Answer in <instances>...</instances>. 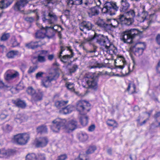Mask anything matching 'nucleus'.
Listing matches in <instances>:
<instances>
[{"label":"nucleus","mask_w":160,"mask_h":160,"mask_svg":"<svg viewBox=\"0 0 160 160\" xmlns=\"http://www.w3.org/2000/svg\"><path fill=\"white\" fill-rule=\"evenodd\" d=\"M54 0H45L44 4L46 9L43 12L42 20L46 24L51 25L50 27H54L58 30V26L54 24L58 20V17L53 12L52 5L55 3Z\"/></svg>","instance_id":"nucleus-1"},{"label":"nucleus","mask_w":160,"mask_h":160,"mask_svg":"<svg viewBox=\"0 0 160 160\" xmlns=\"http://www.w3.org/2000/svg\"><path fill=\"white\" fill-rule=\"evenodd\" d=\"M127 16L124 14H121L118 16V18L114 20L117 23V24L113 25L112 24L111 25L114 28H117L119 24H125L127 26L132 25L134 22V18L135 16L134 11L133 10H130L128 11L125 12Z\"/></svg>","instance_id":"nucleus-2"},{"label":"nucleus","mask_w":160,"mask_h":160,"mask_svg":"<svg viewBox=\"0 0 160 160\" xmlns=\"http://www.w3.org/2000/svg\"><path fill=\"white\" fill-rule=\"evenodd\" d=\"M96 40V42L101 46L105 47V48L107 50L110 48V41L107 36L100 34H98L94 32V34L89 36L87 39H85L84 42H92L94 40Z\"/></svg>","instance_id":"nucleus-3"},{"label":"nucleus","mask_w":160,"mask_h":160,"mask_svg":"<svg viewBox=\"0 0 160 160\" xmlns=\"http://www.w3.org/2000/svg\"><path fill=\"white\" fill-rule=\"evenodd\" d=\"M140 32L137 29H132L126 30L121 34V39L124 43H132L133 39L140 33Z\"/></svg>","instance_id":"nucleus-4"},{"label":"nucleus","mask_w":160,"mask_h":160,"mask_svg":"<svg viewBox=\"0 0 160 160\" xmlns=\"http://www.w3.org/2000/svg\"><path fill=\"white\" fill-rule=\"evenodd\" d=\"M118 9L119 7L117 6L115 2H106L104 4L103 8L102 11L103 13L112 16L116 14Z\"/></svg>","instance_id":"nucleus-5"},{"label":"nucleus","mask_w":160,"mask_h":160,"mask_svg":"<svg viewBox=\"0 0 160 160\" xmlns=\"http://www.w3.org/2000/svg\"><path fill=\"white\" fill-rule=\"evenodd\" d=\"M90 104L85 100H80L77 102L76 110L81 115L86 114L90 110Z\"/></svg>","instance_id":"nucleus-6"},{"label":"nucleus","mask_w":160,"mask_h":160,"mask_svg":"<svg viewBox=\"0 0 160 160\" xmlns=\"http://www.w3.org/2000/svg\"><path fill=\"white\" fill-rule=\"evenodd\" d=\"M66 122V120L65 119L57 118L52 121V125L51 126V128L53 132H58L62 127L63 129L64 125Z\"/></svg>","instance_id":"nucleus-7"},{"label":"nucleus","mask_w":160,"mask_h":160,"mask_svg":"<svg viewBox=\"0 0 160 160\" xmlns=\"http://www.w3.org/2000/svg\"><path fill=\"white\" fill-rule=\"evenodd\" d=\"M30 138V136L27 133L19 134L14 136L13 142L19 144H25Z\"/></svg>","instance_id":"nucleus-8"},{"label":"nucleus","mask_w":160,"mask_h":160,"mask_svg":"<svg viewBox=\"0 0 160 160\" xmlns=\"http://www.w3.org/2000/svg\"><path fill=\"white\" fill-rule=\"evenodd\" d=\"M88 87L96 90L97 88V81L92 73H88L85 76Z\"/></svg>","instance_id":"nucleus-9"},{"label":"nucleus","mask_w":160,"mask_h":160,"mask_svg":"<svg viewBox=\"0 0 160 160\" xmlns=\"http://www.w3.org/2000/svg\"><path fill=\"white\" fill-rule=\"evenodd\" d=\"M145 47L144 43L137 42L135 45H132L131 48L135 54L139 56L142 54Z\"/></svg>","instance_id":"nucleus-10"},{"label":"nucleus","mask_w":160,"mask_h":160,"mask_svg":"<svg viewBox=\"0 0 160 160\" xmlns=\"http://www.w3.org/2000/svg\"><path fill=\"white\" fill-rule=\"evenodd\" d=\"M48 140L47 137H41L36 138L35 140L36 147L42 148L45 147L48 143Z\"/></svg>","instance_id":"nucleus-11"},{"label":"nucleus","mask_w":160,"mask_h":160,"mask_svg":"<svg viewBox=\"0 0 160 160\" xmlns=\"http://www.w3.org/2000/svg\"><path fill=\"white\" fill-rule=\"evenodd\" d=\"M31 0H19L17 1L13 7L16 12L20 11L22 8L24 7Z\"/></svg>","instance_id":"nucleus-12"},{"label":"nucleus","mask_w":160,"mask_h":160,"mask_svg":"<svg viewBox=\"0 0 160 160\" xmlns=\"http://www.w3.org/2000/svg\"><path fill=\"white\" fill-rule=\"evenodd\" d=\"M93 24L90 22L83 21L80 24L79 28L81 31H84V29L90 30L92 29Z\"/></svg>","instance_id":"nucleus-13"},{"label":"nucleus","mask_w":160,"mask_h":160,"mask_svg":"<svg viewBox=\"0 0 160 160\" xmlns=\"http://www.w3.org/2000/svg\"><path fill=\"white\" fill-rule=\"evenodd\" d=\"M44 28L46 31L47 37L49 38H52L56 32H58L57 29H55L54 27L46 26Z\"/></svg>","instance_id":"nucleus-14"},{"label":"nucleus","mask_w":160,"mask_h":160,"mask_svg":"<svg viewBox=\"0 0 160 160\" xmlns=\"http://www.w3.org/2000/svg\"><path fill=\"white\" fill-rule=\"evenodd\" d=\"M43 96V92L40 89H38L36 92L32 97V102H36L42 100Z\"/></svg>","instance_id":"nucleus-15"},{"label":"nucleus","mask_w":160,"mask_h":160,"mask_svg":"<svg viewBox=\"0 0 160 160\" xmlns=\"http://www.w3.org/2000/svg\"><path fill=\"white\" fill-rule=\"evenodd\" d=\"M55 75L53 76H47L44 78L42 81V85L44 87L47 88L51 85V82L55 79Z\"/></svg>","instance_id":"nucleus-16"},{"label":"nucleus","mask_w":160,"mask_h":160,"mask_svg":"<svg viewBox=\"0 0 160 160\" xmlns=\"http://www.w3.org/2000/svg\"><path fill=\"white\" fill-rule=\"evenodd\" d=\"M121 6L119 10L121 12H126L129 9L130 4L127 0H121L120 2Z\"/></svg>","instance_id":"nucleus-17"},{"label":"nucleus","mask_w":160,"mask_h":160,"mask_svg":"<svg viewBox=\"0 0 160 160\" xmlns=\"http://www.w3.org/2000/svg\"><path fill=\"white\" fill-rule=\"evenodd\" d=\"M47 37L46 31L44 28L42 27L41 29L37 31L35 34V38L36 39H43Z\"/></svg>","instance_id":"nucleus-18"},{"label":"nucleus","mask_w":160,"mask_h":160,"mask_svg":"<svg viewBox=\"0 0 160 160\" xmlns=\"http://www.w3.org/2000/svg\"><path fill=\"white\" fill-rule=\"evenodd\" d=\"M67 48L68 50L71 52V54L70 55H64L59 58L60 59L61 61L64 63H66L69 59L73 57L74 55V53L70 47H68Z\"/></svg>","instance_id":"nucleus-19"},{"label":"nucleus","mask_w":160,"mask_h":160,"mask_svg":"<svg viewBox=\"0 0 160 160\" xmlns=\"http://www.w3.org/2000/svg\"><path fill=\"white\" fill-rule=\"evenodd\" d=\"M73 106L69 105L66 107L62 108L60 110L59 112L61 114H66L71 113L73 111Z\"/></svg>","instance_id":"nucleus-20"},{"label":"nucleus","mask_w":160,"mask_h":160,"mask_svg":"<svg viewBox=\"0 0 160 160\" xmlns=\"http://www.w3.org/2000/svg\"><path fill=\"white\" fill-rule=\"evenodd\" d=\"M39 42H33L26 43L25 45V47L28 48L34 49L40 47L41 46L38 44Z\"/></svg>","instance_id":"nucleus-21"},{"label":"nucleus","mask_w":160,"mask_h":160,"mask_svg":"<svg viewBox=\"0 0 160 160\" xmlns=\"http://www.w3.org/2000/svg\"><path fill=\"white\" fill-rule=\"evenodd\" d=\"M38 133L42 134L48 133V128L46 125L43 124L38 126L36 128Z\"/></svg>","instance_id":"nucleus-22"},{"label":"nucleus","mask_w":160,"mask_h":160,"mask_svg":"<svg viewBox=\"0 0 160 160\" xmlns=\"http://www.w3.org/2000/svg\"><path fill=\"white\" fill-rule=\"evenodd\" d=\"M14 103L18 107L22 108H25L26 106V103L24 100L18 98L14 101Z\"/></svg>","instance_id":"nucleus-23"},{"label":"nucleus","mask_w":160,"mask_h":160,"mask_svg":"<svg viewBox=\"0 0 160 160\" xmlns=\"http://www.w3.org/2000/svg\"><path fill=\"white\" fill-rule=\"evenodd\" d=\"M13 0H2L0 4V8L2 9L7 8L13 2Z\"/></svg>","instance_id":"nucleus-24"},{"label":"nucleus","mask_w":160,"mask_h":160,"mask_svg":"<svg viewBox=\"0 0 160 160\" xmlns=\"http://www.w3.org/2000/svg\"><path fill=\"white\" fill-rule=\"evenodd\" d=\"M0 89H3L4 91L10 90L12 92L15 91H16L17 89L15 88H11L10 86L5 85L4 83L2 81L0 84Z\"/></svg>","instance_id":"nucleus-25"},{"label":"nucleus","mask_w":160,"mask_h":160,"mask_svg":"<svg viewBox=\"0 0 160 160\" xmlns=\"http://www.w3.org/2000/svg\"><path fill=\"white\" fill-rule=\"evenodd\" d=\"M102 67V65L99 63L97 61L95 60H92L90 62L89 68L90 69L95 68H101Z\"/></svg>","instance_id":"nucleus-26"},{"label":"nucleus","mask_w":160,"mask_h":160,"mask_svg":"<svg viewBox=\"0 0 160 160\" xmlns=\"http://www.w3.org/2000/svg\"><path fill=\"white\" fill-rule=\"evenodd\" d=\"M68 102V101H58L55 102L54 105L57 108L61 109L63 108V107L66 105Z\"/></svg>","instance_id":"nucleus-27"},{"label":"nucleus","mask_w":160,"mask_h":160,"mask_svg":"<svg viewBox=\"0 0 160 160\" xmlns=\"http://www.w3.org/2000/svg\"><path fill=\"white\" fill-rule=\"evenodd\" d=\"M79 120L82 126H85L88 122V117L86 114L81 115V116L79 117Z\"/></svg>","instance_id":"nucleus-28"},{"label":"nucleus","mask_w":160,"mask_h":160,"mask_svg":"<svg viewBox=\"0 0 160 160\" xmlns=\"http://www.w3.org/2000/svg\"><path fill=\"white\" fill-rule=\"evenodd\" d=\"M63 129L66 132L68 133L74 130L69 121L68 122L66 121V122L63 126Z\"/></svg>","instance_id":"nucleus-29"},{"label":"nucleus","mask_w":160,"mask_h":160,"mask_svg":"<svg viewBox=\"0 0 160 160\" xmlns=\"http://www.w3.org/2000/svg\"><path fill=\"white\" fill-rule=\"evenodd\" d=\"M96 24L98 26L104 29H108L110 26V24L105 23L102 19L99 20L97 22Z\"/></svg>","instance_id":"nucleus-30"},{"label":"nucleus","mask_w":160,"mask_h":160,"mask_svg":"<svg viewBox=\"0 0 160 160\" xmlns=\"http://www.w3.org/2000/svg\"><path fill=\"white\" fill-rule=\"evenodd\" d=\"M11 152L4 148L0 149V158H6L11 155Z\"/></svg>","instance_id":"nucleus-31"},{"label":"nucleus","mask_w":160,"mask_h":160,"mask_svg":"<svg viewBox=\"0 0 160 160\" xmlns=\"http://www.w3.org/2000/svg\"><path fill=\"white\" fill-rule=\"evenodd\" d=\"M74 5L76 6L82 5L83 4L85 6L89 4V0H73Z\"/></svg>","instance_id":"nucleus-32"},{"label":"nucleus","mask_w":160,"mask_h":160,"mask_svg":"<svg viewBox=\"0 0 160 160\" xmlns=\"http://www.w3.org/2000/svg\"><path fill=\"white\" fill-rule=\"evenodd\" d=\"M19 52L17 50H11L8 52L6 56L8 58H13L17 55H18Z\"/></svg>","instance_id":"nucleus-33"},{"label":"nucleus","mask_w":160,"mask_h":160,"mask_svg":"<svg viewBox=\"0 0 160 160\" xmlns=\"http://www.w3.org/2000/svg\"><path fill=\"white\" fill-rule=\"evenodd\" d=\"M100 7L98 6H96L95 7L91 8V16H96L98 15L99 12Z\"/></svg>","instance_id":"nucleus-34"},{"label":"nucleus","mask_w":160,"mask_h":160,"mask_svg":"<svg viewBox=\"0 0 160 160\" xmlns=\"http://www.w3.org/2000/svg\"><path fill=\"white\" fill-rule=\"evenodd\" d=\"M18 75L19 73L17 72H15L13 73H7L6 75V76L5 77V79L6 80H9L17 77L18 76Z\"/></svg>","instance_id":"nucleus-35"},{"label":"nucleus","mask_w":160,"mask_h":160,"mask_svg":"<svg viewBox=\"0 0 160 160\" xmlns=\"http://www.w3.org/2000/svg\"><path fill=\"white\" fill-rule=\"evenodd\" d=\"M27 118H26L24 115H18L15 118V121L18 123H21L22 122L26 121L27 120Z\"/></svg>","instance_id":"nucleus-36"},{"label":"nucleus","mask_w":160,"mask_h":160,"mask_svg":"<svg viewBox=\"0 0 160 160\" xmlns=\"http://www.w3.org/2000/svg\"><path fill=\"white\" fill-rule=\"evenodd\" d=\"M88 137L86 133H82L79 135L78 138L82 142H85L88 139Z\"/></svg>","instance_id":"nucleus-37"},{"label":"nucleus","mask_w":160,"mask_h":160,"mask_svg":"<svg viewBox=\"0 0 160 160\" xmlns=\"http://www.w3.org/2000/svg\"><path fill=\"white\" fill-rule=\"evenodd\" d=\"M26 158V160H37V156L34 153L28 154Z\"/></svg>","instance_id":"nucleus-38"},{"label":"nucleus","mask_w":160,"mask_h":160,"mask_svg":"<svg viewBox=\"0 0 160 160\" xmlns=\"http://www.w3.org/2000/svg\"><path fill=\"white\" fill-rule=\"evenodd\" d=\"M10 37V35L9 33H3L0 38L1 41H5L7 40Z\"/></svg>","instance_id":"nucleus-39"},{"label":"nucleus","mask_w":160,"mask_h":160,"mask_svg":"<svg viewBox=\"0 0 160 160\" xmlns=\"http://www.w3.org/2000/svg\"><path fill=\"white\" fill-rule=\"evenodd\" d=\"M97 149L96 147L95 146H90L88 150L86 151L87 154L92 153L94 152Z\"/></svg>","instance_id":"nucleus-40"},{"label":"nucleus","mask_w":160,"mask_h":160,"mask_svg":"<svg viewBox=\"0 0 160 160\" xmlns=\"http://www.w3.org/2000/svg\"><path fill=\"white\" fill-rule=\"evenodd\" d=\"M27 92L28 94L31 95L32 97L36 92L35 90L32 87L28 88L27 90Z\"/></svg>","instance_id":"nucleus-41"},{"label":"nucleus","mask_w":160,"mask_h":160,"mask_svg":"<svg viewBox=\"0 0 160 160\" xmlns=\"http://www.w3.org/2000/svg\"><path fill=\"white\" fill-rule=\"evenodd\" d=\"M69 121L74 130L78 128V122L76 120L72 119Z\"/></svg>","instance_id":"nucleus-42"},{"label":"nucleus","mask_w":160,"mask_h":160,"mask_svg":"<svg viewBox=\"0 0 160 160\" xmlns=\"http://www.w3.org/2000/svg\"><path fill=\"white\" fill-rule=\"evenodd\" d=\"M37 160H46V156L45 154L43 153H39L37 157Z\"/></svg>","instance_id":"nucleus-43"},{"label":"nucleus","mask_w":160,"mask_h":160,"mask_svg":"<svg viewBox=\"0 0 160 160\" xmlns=\"http://www.w3.org/2000/svg\"><path fill=\"white\" fill-rule=\"evenodd\" d=\"M121 58L122 62L123 63V65H115V67L116 68H119L121 69H122L124 67V66L126 64V62L123 56H121L120 57Z\"/></svg>","instance_id":"nucleus-44"},{"label":"nucleus","mask_w":160,"mask_h":160,"mask_svg":"<svg viewBox=\"0 0 160 160\" xmlns=\"http://www.w3.org/2000/svg\"><path fill=\"white\" fill-rule=\"evenodd\" d=\"M3 129L7 132H9L11 131L12 129V127L9 124H7L3 126Z\"/></svg>","instance_id":"nucleus-45"},{"label":"nucleus","mask_w":160,"mask_h":160,"mask_svg":"<svg viewBox=\"0 0 160 160\" xmlns=\"http://www.w3.org/2000/svg\"><path fill=\"white\" fill-rule=\"evenodd\" d=\"M37 68L38 67L37 66H31L28 71V73L29 74L33 73L34 72Z\"/></svg>","instance_id":"nucleus-46"},{"label":"nucleus","mask_w":160,"mask_h":160,"mask_svg":"<svg viewBox=\"0 0 160 160\" xmlns=\"http://www.w3.org/2000/svg\"><path fill=\"white\" fill-rule=\"evenodd\" d=\"M67 88L72 91H74V86L72 83H67Z\"/></svg>","instance_id":"nucleus-47"},{"label":"nucleus","mask_w":160,"mask_h":160,"mask_svg":"<svg viewBox=\"0 0 160 160\" xmlns=\"http://www.w3.org/2000/svg\"><path fill=\"white\" fill-rule=\"evenodd\" d=\"M12 45L13 47H16L18 45L19 43L18 42L15 37L12 38Z\"/></svg>","instance_id":"nucleus-48"},{"label":"nucleus","mask_w":160,"mask_h":160,"mask_svg":"<svg viewBox=\"0 0 160 160\" xmlns=\"http://www.w3.org/2000/svg\"><path fill=\"white\" fill-rule=\"evenodd\" d=\"M67 158V157L66 154H62L58 156L56 160H65Z\"/></svg>","instance_id":"nucleus-49"},{"label":"nucleus","mask_w":160,"mask_h":160,"mask_svg":"<svg viewBox=\"0 0 160 160\" xmlns=\"http://www.w3.org/2000/svg\"><path fill=\"white\" fill-rule=\"evenodd\" d=\"M44 73L43 72H40L36 74L35 78L37 79H38L41 78L42 77Z\"/></svg>","instance_id":"nucleus-50"},{"label":"nucleus","mask_w":160,"mask_h":160,"mask_svg":"<svg viewBox=\"0 0 160 160\" xmlns=\"http://www.w3.org/2000/svg\"><path fill=\"white\" fill-rule=\"evenodd\" d=\"M38 60L39 62H45L46 61L45 58L44 56L39 55L38 57Z\"/></svg>","instance_id":"nucleus-51"},{"label":"nucleus","mask_w":160,"mask_h":160,"mask_svg":"<svg viewBox=\"0 0 160 160\" xmlns=\"http://www.w3.org/2000/svg\"><path fill=\"white\" fill-rule=\"evenodd\" d=\"M74 160H88V159L84 155H80L78 157L76 158Z\"/></svg>","instance_id":"nucleus-52"},{"label":"nucleus","mask_w":160,"mask_h":160,"mask_svg":"<svg viewBox=\"0 0 160 160\" xmlns=\"http://www.w3.org/2000/svg\"><path fill=\"white\" fill-rule=\"evenodd\" d=\"M25 20L28 22L32 23L34 21L35 18L32 17H27L25 18Z\"/></svg>","instance_id":"nucleus-53"},{"label":"nucleus","mask_w":160,"mask_h":160,"mask_svg":"<svg viewBox=\"0 0 160 160\" xmlns=\"http://www.w3.org/2000/svg\"><path fill=\"white\" fill-rule=\"evenodd\" d=\"M78 68V66L76 65H74L72 68L70 69V72L71 73L74 72Z\"/></svg>","instance_id":"nucleus-54"},{"label":"nucleus","mask_w":160,"mask_h":160,"mask_svg":"<svg viewBox=\"0 0 160 160\" xmlns=\"http://www.w3.org/2000/svg\"><path fill=\"white\" fill-rule=\"evenodd\" d=\"M116 123L114 121L110 120L107 122V124L109 126H114V124Z\"/></svg>","instance_id":"nucleus-55"},{"label":"nucleus","mask_w":160,"mask_h":160,"mask_svg":"<svg viewBox=\"0 0 160 160\" xmlns=\"http://www.w3.org/2000/svg\"><path fill=\"white\" fill-rule=\"evenodd\" d=\"M95 128V125L94 124H92L89 127L88 130L90 132H92L94 131Z\"/></svg>","instance_id":"nucleus-56"},{"label":"nucleus","mask_w":160,"mask_h":160,"mask_svg":"<svg viewBox=\"0 0 160 160\" xmlns=\"http://www.w3.org/2000/svg\"><path fill=\"white\" fill-rule=\"evenodd\" d=\"M156 40L157 43L160 45V34H158L156 37Z\"/></svg>","instance_id":"nucleus-57"},{"label":"nucleus","mask_w":160,"mask_h":160,"mask_svg":"<svg viewBox=\"0 0 160 160\" xmlns=\"http://www.w3.org/2000/svg\"><path fill=\"white\" fill-rule=\"evenodd\" d=\"M66 2L68 5L69 7H70V5H74L73 0H67Z\"/></svg>","instance_id":"nucleus-58"},{"label":"nucleus","mask_w":160,"mask_h":160,"mask_svg":"<svg viewBox=\"0 0 160 160\" xmlns=\"http://www.w3.org/2000/svg\"><path fill=\"white\" fill-rule=\"evenodd\" d=\"M129 158L131 160H136L137 159L136 155H130Z\"/></svg>","instance_id":"nucleus-59"},{"label":"nucleus","mask_w":160,"mask_h":160,"mask_svg":"<svg viewBox=\"0 0 160 160\" xmlns=\"http://www.w3.org/2000/svg\"><path fill=\"white\" fill-rule=\"evenodd\" d=\"M87 39V38H84V40H83L82 42V43H81V44H80V45H79V46H80V47H82H82H83V45H83V44H85V43H89V44H91V42H84V40H85V39Z\"/></svg>","instance_id":"nucleus-60"},{"label":"nucleus","mask_w":160,"mask_h":160,"mask_svg":"<svg viewBox=\"0 0 160 160\" xmlns=\"http://www.w3.org/2000/svg\"><path fill=\"white\" fill-rule=\"evenodd\" d=\"M7 115L3 113H2L0 115V117L2 119H4L6 118Z\"/></svg>","instance_id":"nucleus-61"},{"label":"nucleus","mask_w":160,"mask_h":160,"mask_svg":"<svg viewBox=\"0 0 160 160\" xmlns=\"http://www.w3.org/2000/svg\"><path fill=\"white\" fill-rule=\"evenodd\" d=\"M54 55L53 54H51L49 55L48 56V59L50 60H52L54 58Z\"/></svg>","instance_id":"nucleus-62"},{"label":"nucleus","mask_w":160,"mask_h":160,"mask_svg":"<svg viewBox=\"0 0 160 160\" xmlns=\"http://www.w3.org/2000/svg\"><path fill=\"white\" fill-rule=\"evenodd\" d=\"M107 152L110 155L112 154V149L111 148H109L107 149Z\"/></svg>","instance_id":"nucleus-63"},{"label":"nucleus","mask_w":160,"mask_h":160,"mask_svg":"<svg viewBox=\"0 0 160 160\" xmlns=\"http://www.w3.org/2000/svg\"><path fill=\"white\" fill-rule=\"evenodd\" d=\"M160 116V112H158L156 113L154 115V117L155 118H157Z\"/></svg>","instance_id":"nucleus-64"}]
</instances>
